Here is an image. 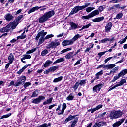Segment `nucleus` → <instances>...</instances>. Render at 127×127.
Returning a JSON list of instances; mask_svg holds the SVG:
<instances>
[{
  "mask_svg": "<svg viewBox=\"0 0 127 127\" xmlns=\"http://www.w3.org/2000/svg\"><path fill=\"white\" fill-rule=\"evenodd\" d=\"M23 18V15L19 16L16 20H14L13 22H11L7 25L5 27L0 29V32H9L11 30L15 29L16 27L18 25V22Z\"/></svg>",
  "mask_w": 127,
  "mask_h": 127,
  "instance_id": "1",
  "label": "nucleus"
},
{
  "mask_svg": "<svg viewBox=\"0 0 127 127\" xmlns=\"http://www.w3.org/2000/svg\"><path fill=\"white\" fill-rule=\"evenodd\" d=\"M54 14H55V12L53 10L46 12L43 16L39 18V22L40 23H43V22L47 21V20H48L49 18H51V17H52Z\"/></svg>",
  "mask_w": 127,
  "mask_h": 127,
  "instance_id": "2",
  "label": "nucleus"
},
{
  "mask_svg": "<svg viewBox=\"0 0 127 127\" xmlns=\"http://www.w3.org/2000/svg\"><path fill=\"white\" fill-rule=\"evenodd\" d=\"M85 5L83 6H77L73 8L71 10V12L69 13V15H73L76 13H77L80 10H83V9H85L88 6H90L91 5V3H85Z\"/></svg>",
  "mask_w": 127,
  "mask_h": 127,
  "instance_id": "3",
  "label": "nucleus"
},
{
  "mask_svg": "<svg viewBox=\"0 0 127 127\" xmlns=\"http://www.w3.org/2000/svg\"><path fill=\"white\" fill-rule=\"evenodd\" d=\"M122 116H123V112L121 110H113L110 113L109 118L110 120H115L121 118Z\"/></svg>",
  "mask_w": 127,
  "mask_h": 127,
  "instance_id": "4",
  "label": "nucleus"
},
{
  "mask_svg": "<svg viewBox=\"0 0 127 127\" xmlns=\"http://www.w3.org/2000/svg\"><path fill=\"white\" fill-rule=\"evenodd\" d=\"M99 14H100L99 10H95L90 13V14H89V15L87 16H83L81 18L83 20H85L86 19L89 20L90 18L94 17V16H97V15H99Z\"/></svg>",
  "mask_w": 127,
  "mask_h": 127,
  "instance_id": "5",
  "label": "nucleus"
},
{
  "mask_svg": "<svg viewBox=\"0 0 127 127\" xmlns=\"http://www.w3.org/2000/svg\"><path fill=\"white\" fill-rule=\"evenodd\" d=\"M46 34V33H43V32H39L37 34V35L36 37V40H38L39 39V37L41 36V38L39 39V45H40V44H42L43 42H44V40L45 39L44 38V36H45Z\"/></svg>",
  "mask_w": 127,
  "mask_h": 127,
  "instance_id": "6",
  "label": "nucleus"
},
{
  "mask_svg": "<svg viewBox=\"0 0 127 127\" xmlns=\"http://www.w3.org/2000/svg\"><path fill=\"white\" fill-rule=\"evenodd\" d=\"M25 81H26V76H21L18 77L17 82H15V87H18L20 85H23L25 83Z\"/></svg>",
  "mask_w": 127,
  "mask_h": 127,
  "instance_id": "7",
  "label": "nucleus"
},
{
  "mask_svg": "<svg viewBox=\"0 0 127 127\" xmlns=\"http://www.w3.org/2000/svg\"><path fill=\"white\" fill-rule=\"evenodd\" d=\"M60 45V43L56 41L55 42H52L50 43L47 46V48L50 49V48H56L57 46Z\"/></svg>",
  "mask_w": 127,
  "mask_h": 127,
  "instance_id": "8",
  "label": "nucleus"
},
{
  "mask_svg": "<svg viewBox=\"0 0 127 127\" xmlns=\"http://www.w3.org/2000/svg\"><path fill=\"white\" fill-rule=\"evenodd\" d=\"M45 99V97L40 96L38 98H35L33 99L32 101V103H33V104H36V105H37L42 101V100H44Z\"/></svg>",
  "mask_w": 127,
  "mask_h": 127,
  "instance_id": "9",
  "label": "nucleus"
},
{
  "mask_svg": "<svg viewBox=\"0 0 127 127\" xmlns=\"http://www.w3.org/2000/svg\"><path fill=\"white\" fill-rule=\"evenodd\" d=\"M24 38H26V34L25 32L22 33L21 35L17 37L16 39H13L10 41L11 43H14L18 39H24Z\"/></svg>",
  "mask_w": 127,
  "mask_h": 127,
  "instance_id": "10",
  "label": "nucleus"
},
{
  "mask_svg": "<svg viewBox=\"0 0 127 127\" xmlns=\"http://www.w3.org/2000/svg\"><path fill=\"white\" fill-rule=\"evenodd\" d=\"M103 87V84H99L93 88V92H95V93H99L100 91H101V89Z\"/></svg>",
  "mask_w": 127,
  "mask_h": 127,
  "instance_id": "11",
  "label": "nucleus"
},
{
  "mask_svg": "<svg viewBox=\"0 0 127 127\" xmlns=\"http://www.w3.org/2000/svg\"><path fill=\"white\" fill-rule=\"evenodd\" d=\"M125 122V119L122 118L119 121L115 122L112 125V127H120L123 123Z\"/></svg>",
  "mask_w": 127,
  "mask_h": 127,
  "instance_id": "12",
  "label": "nucleus"
},
{
  "mask_svg": "<svg viewBox=\"0 0 127 127\" xmlns=\"http://www.w3.org/2000/svg\"><path fill=\"white\" fill-rule=\"evenodd\" d=\"M73 43L72 40H64L62 43L63 46H67L68 45H73Z\"/></svg>",
  "mask_w": 127,
  "mask_h": 127,
  "instance_id": "13",
  "label": "nucleus"
},
{
  "mask_svg": "<svg viewBox=\"0 0 127 127\" xmlns=\"http://www.w3.org/2000/svg\"><path fill=\"white\" fill-rule=\"evenodd\" d=\"M103 108V105L99 104L97 105L95 108H91V109L88 110V112H91V114L94 113L96 111H98V110H100V109H102Z\"/></svg>",
  "mask_w": 127,
  "mask_h": 127,
  "instance_id": "14",
  "label": "nucleus"
},
{
  "mask_svg": "<svg viewBox=\"0 0 127 127\" xmlns=\"http://www.w3.org/2000/svg\"><path fill=\"white\" fill-rule=\"evenodd\" d=\"M66 108L67 104H66V103H64L62 105V110L60 111H58V115H63Z\"/></svg>",
  "mask_w": 127,
  "mask_h": 127,
  "instance_id": "15",
  "label": "nucleus"
},
{
  "mask_svg": "<svg viewBox=\"0 0 127 127\" xmlns=\"http://www.w3.org/2000/svg\"><path fill=\"white\" fill-rule=\"evenodd\" d=\"M5 18L7 21H11L14 17L11 15L10 13H7L5 16Z\"/></svg>",
  "mask_w": 127,
  "mask_h": 127,
  "instance_id": "16",
  "label": "nucleus"
},
{
  "mask_svg": "<svg viewBox=\"0 0 127 127\" xmlns=\"http://www.w3.org/2000/svg\"><path fill=\"white\" fill-rule=\"evenodd\" d=\"M31 58V56L30 55L25 54L23 55V57L21 59V61L23 62V63H26L25 59H30Z\"/></svg>",
  "mask_w": 127,
  "mask_h": 127,
  "instance_id": "17",
  "label": "nucleus"
},
{
  "mask_svg": "<svg viewBox=\"0 0 127 127\" xmlns=\"http://www.w3.org/2000/svg\"><path fill=\"white\" fill-rule=\"evenodd\" d=\"M83 36V35L77 34L75 35L73 38H72L71 41H72V43L74 44V42L76 41V40H78L79 38H81Z\"/></svg>",
  "mask_w": 127,
  "mask_h": 127,
  "instance_id": "18",
  "label": "nucleus"
},
{
  "mask_svg": "<svg viewBox=\"0 0 127 127\" xmlns=\"http://www.w3.org/2000/svg\"><path fill=\"white\" fill-rule=\"evenodd\" d=\"M112 26H113V23H112V22H109L105 26L106 31L107 32H110L111 28H112Z\"/></svg>",
  "mask_w": 127,
  "mask_h": 127,
  "instance_id": "19",
  "label": "nucleus"
},
{
  "mask_svg": "<svg viewBox=\"0 0 127 127\" xmlns=\"http://www.w3.org/2000/svg\"><path fill=\"white\" fill-rule=\"evenodd\" d=\"M75 98V95L74 93H70L67 97L66 98L67 101H73Z\"/></svg>",
  "mask_w": 127,
  "mask_h": 127,
  "instance_id": "20",
  "label": "nucleus"
},
{
  "mask_svg": "<svg viewBox=\"0 0 127 127\" xmlns=\"http://www.w3.org/2000/svg\"><path fill=\"white\" fill-rule=\"evenodd\" d=\"M75 56V55H74V52H71L69 53H68L65 56V58L66 59H71V58H73Z\"/></svg>",
  "mask_w": 127,
  "mask_h": 127,
  "instance_id": "21",
  "label": "nucleus"
},
{
  "mask_svg": "<svg viewBox=\"0 0 127 127\" xmlns=\"http://www.w3.org/2000/svg\"><path fill=\"white\" fill-rule=\"evenodd\" d=\"M40 8H41V7H40L38 6L33 7V8L30 9V10H29L28 13V14H30V13H32V12H34L35 10H38V9H39Z\"/></svg>",
  "mask_w": 127,
  "mask_h": 127,
  "instance_id": "22",
  "label": "nucleus"
},
{
  "mask_svg": "<svg viewBox=\"0 0 127 127\" xmlns=\"http://www.w3.org/2000/svg\"><path fill=\"white\" fill-rule=\"evenodd\" d=\"M114 40V38H104L100 41L101 43H106V42L109 41L110 42Z\"/></svg>",
  "mask_w": 127,
  "mask_h": 127,
  "instance_id": "23",
  "label": "nucleus"
},
{
  "mask_svg": "<svg viewBox=\"0 0 127 127\" xmlns=\"http://www.w3.org/2000/svg\"><path fill=\"white\" fill-rule=\"evenodd\" d=\"M105 19L104 16L96 18L94 19H92L93 22H100L101 21H103V20Z\"/></svg>",
  "mask_w": 127,
  "mask_h": 127,
  "instance_id": "24",
  "label": "nucleus"
},
{
  "mask_svg": "<svg viewBox=\"0 0 127 127\" xmlns=\"http://www.w3.org/2000/svg\"><path fill=\"white\" fill-rule=\"evenodd\" d=\"M75 116L69 115L64 121V124H67L70 121H72L73 119H75Z\"/></svg>",
  "mask_w": 127,
  "mask_h": 127,
  "instance_id": "25",
  "label": "nucleus"
},
{
  "mask_svg": "<svg viewBox=\"0 0 127 127\" xmlns=\"http://www.w3.org/2000/svg\"><path fill=\"white\" fill-rule=\"evenodd\" d=\"M104 74V71L103 70H101L100 71L97 72L96 74H95V79L97 80H99L100 79V76H102Z\"/></svg>",
  "mask_w": 127,
  "mask_h": 127,
  "instance_id": "26",
  "label": "nucleus"
},
{
  "mask_svg": "<svg viewBox=\"0 0 127 127\" xmlns=\"http://www.w3.org/2000/svg\"><path fill=\"white\" fill-rule=\"evenodd\" d=\"M8 60H9V62L10 63L12 64V62H13V61L14 60V56H13L12 53L10 54V55L8 57Z\"/></svg>",
  "mask_w": 127,
  "mask_h": 127,
  "instance_id": "27",
  "label": "nucleus"
},
{
  "mask_svg": "<svg viewBox=\"0 0 127 127\" xmlns=\"http://www.w3.org/2000/svg\"><path fill=\"white\" fill-rule=\"evenodd\" d=\"M64 61H65V58H61L60 59H58L56 60L53 63V64L54 65V64H56V63H60L61 62H64Z\"/></svg>",
  "mask_w": 127,
  "mask_h": 127,
  "instance_id": "28",
  "label": "nucleus"
},
{
  "mask_svg": "<svg viewBox=\"0 0 127 127\" xmlns=\"http://www.w3.org/2000/svg\"><path fill=\"white\" fill-rule=\"evenodd\" d=\"M50 64H52V61L50 60H47L45 62V63L44 64V68H47V67H49V66H50Z\"/></svg>",
  "mask_w": 127,
  "mask_h": 127,
  "instance_id": "29",
  "label": "nucleus"
},
{
  "mask_svg": "<svg viewBox=\"0 0 127 127\" xmlns=\"http://www.w3.org/2000/svg\"><path fill=\"white\" fill-rule=\"evenodd\" d=\"M70 29H76L78 27V25L74 22H70Z\"/></svg>",
  "mask_w": 127,
  "mask_h": 127,
  "instance_id": "30",
  "label": "nucleus"
},
{
  "mask_svg": "<svg viewBox=\"0 0 127 127\" xmlns=\"http://www.w3.org/2000/svg\"><path fill=\"white\" fill-rule=\"evenodd\" d=\"M63 79V76H60L58 78H55L53 81V83H58V82H61V81H62Z\"/></svg>",
  "mask_w": 127,
  "mask_h": 127,
  "instance_id": "31",
  "label": "nucleus"
},
{
  "mask_svg": "<svg viewBox=\"0 0 127 127\" xmlns=\"http://www.w3.org/2000/svg\"><path fill=\"white\" fill-rule=\"evenodd\" d=\"M127 69H123L120 73H119V76L121 77H124L125 75L127 74Z\"/></svg>",
  "mask_w": 127,
  "mask_h": 127,
  "instance_id": "32",
  "label": "nucleus"
},
{
  "mask_svg": "<svg viewBox=\"0 0 127 127\" xmlns=\"http://www.w3.org/2000/svg\"><path fill=\"white\" fill-rule=\"evenodd\" d=\"M38 94H39V90H36L34 92H33L32 95H31V98H35L38 96Z\"/></svg>",
  "mask_w": 127,
  "mask_h": 127,
  "instance_id": "33",
  "label": "nucleus"
},
{
  "mask_svg": "<svg viewBox=\"0 0 127 127\" xmlns=\"http://www.w3.org/2000/svg\"><path fill=\"white\" fill-rule=\"evenodd\" d=\"M126 83V79H122L120 82H118V83L116 84L117 87H120V86H123V84H125Z\"/></svg>",
  "mask_w": 127,
  "mask_h": 127,
  "instance_id": "34",
  "label": "nucleus"
},
{
  "mask_svg": "<svg viewBox=\"0 0 127 127\" xmlns=\"http://www.w3.org/2000/svg\"><path fill=\"white\" fill-rule=\"evenodd\" d=\"M27 67H28V65H25L22 69H21L19 71L17 72V74L21 75L22 73L24 71V70H25Z\"/></svg>",
  "mask_w": 127,
  "mask_h": 127,
  "instance_id": "35",
  "label": "nucleus"
},
{
  "mask_svg": "<svg viewBox=\"0 0 127 127\" xmlns=\"http://www.w3.org/2000/svg\"><path fill=\"white\" fill-rule=\"evenodd\" d=\"M52 100H53V98L51 97L48 99L46 101H44L43 102V105H47V104H51L52 102Z\"/></svg>",
  "mask_w": 127,
  "mask_h": 127,
  "instance_id": "36",
  "label": "nucleus"
},
{
  "mask_svg": "<svg viewBox=\"0 0 127 127\" xmlns=\"http://www.w3.org/2000/svg\"><path fill=\"white\" fill-rule=\"evenodd\" d=\"M115 67H116V64H110L106 65L107 70H108L109 69H113V68H115Z\"/></svg>",
  "mask_w": 127,
  "mask_h": 127,
  "instance_id": "37",
  "label": "nucleus"
},
{
  "mask_svg": "<svg viewBox=\"0 0 127 127\" xmlns=\"http://www.w3.org/2000/svg\"><path fill=\"white\" fill-rule=\"evenodd\" d=\"M116 8H120L119 4L115 5L109 8L108 9V10H112V9H116Z\"/></svg>",
  "mask_w": 127,
  "mask_h": 127,
  "instance_id": "38",
  "label": "nucleus"
},
{
  "mask_svg": "<svg viewBox=\"0 0 127 127\" xmlns=\"http://www.w3.org/2000/svg\"><path fill=\"white\" fill-rule=\"evenodd\" d=\"M71 123H72L71 127H75L76 124L78 123V119H75L73 121H71Z\"/></svg>",
  "mask_w": 127,
  "mask_h": 127,
  "instance_id": "39",
  "label": "nucleus"
},
{
  "mask_svg": "<svg viewBox=\"0 0 127 127\" xmlns=\"http://www.w3.org/2000/svg\"><path fill=\"white\" fill-rule=\"evenodd\" d=\"M58 68H59L58 66H54L51 67L50 68H49V69L51 72H54V71H56V70H57Z\"/></svg>",
  "mask_w": 127,
  "mask_h": 127,
  "instance_id": "40",
  "label": "nucleus"
},
{
  "mask_svg": "<svg viewBox=\"0 0 127 127\" xmlns=\"http://www.w3.org/2000/svg\"><path fill=\"white\" fill-rule=\"evenodd\" d=\"M11 116V113H8L7 114L3 115L0 118V120H2V119H6V118H9Z\"/></svg>",
  "mask_w": 127,
  "mask_h": 127,
  "instance_id": "41",
  "label": "nucleus"
},
{
  "mask_svg": "<svg viewBox=\"0 0 127 127\" xmlns=\"http://www.w3.org/2000/svg\"><path fill=\"white\" fill-rule=\"evenodd\" d=\"M72 49V48H67L66 49H64L61 51V54H63V53H65L67 52V51H70Z\"/></svg>",
  "mask_w": 127,
  "mask_h": 127,
  "instance_id": "42",
  "label": "nucleus"
},
{
  "mask_svg": "<svg viewBox=\"0 0 127 127\" xmlns=\"http://www.w3.org/2000/svg\"><path fill=\"white\" fill-rule=\"evenodd\" d=\"M90 26H91V23L85 25L83 26L81 29H79V31H81V30H83V29H86V28H89Z\"/></svg>",
  "mask_w": 127,
  "mask_h": 127,
  "instance_id": "43",
  "label": "nucleus"
},
{
  "mask_svg": "<svg viewBox=\"0 0 127 127\" xmlns=\"http://www.w3.org/2000/svg\"><path fill=\"white\" fill-rule=\"evenodd\" d=\"M48 50H47V49H45L42 51V52L41 53V54L42 56H45V55H46V54H48Z\"/></svg>",
  "mask_w": 127,
  "mask_h": 127,
  "instance_id": "44",
  "label": "nucleus"
},
{
  "mask_svg": "<svg viewBox=\"0 0 127 127\" xmlns=\"http://www.w3.org/2000/svg\"><path fill=\"white\" fill-rule=\"evenodd\" d=\"M36 50H37L36 48L32 49L31 50L28 51L26 52V54H30L31 53H33V52H35V51H36Z\"/></svg>",
  "mask_w": 127,
  "mask_h": 127,
  "instance_id": "45",
  "label": "nucleus"
},
{
  "mask_svg": "<svg viewBox=\"0 0 127 127\" xmlns=\"http://www.w3.org/2000/svg\"><path fill=\"white\" fill-rule=\"evenodd\" d=\"M95 9V7H89L86 9V11L88 13L91 12L92 10Z\"/></svg>",
  "mask_w": 127,
  "mask_h": 127,
  "instance_id": "46",
  "label": "nucleus"
},
{
  "mask_svg": "<svg viewBox=\"0 0 127 127\" xmlns=\"http://www.w3.org/2000/svg\"><path fill=\"white\" fill-rule=\"evenodd\" d=\"M121 1H123V0H112L111 1H110V3H119Z\"/></svg>",
  "mask_w": 127,
  "mask_h": 127,
  "instance_id": "47",
  "label": "nucleus"
},
{
  "mask_svg": "<svg viewBox=\"0 0 127 127\" xmlns=\"http://www.w3.org/2000/svg\"><path fill=\"white\" fill-rule=\"evenodd\" d=\"M120 78H121V76H120V74H118V75L114 77V78L112 80V82H115L116 81H117V80L120 79Z\"/></svg>",
  "mask_w": 127,
  "mask_h": 127,
  "instance_id": "48",
  "label": "nucleus"
},
{
  "mask_svg": "<svg viewBox=\"0 0 127 127\" xmlns=\"http://www.w3.org/2000/svg\"><path fill=\"white\" fill-rule=\"evenodd\" d=\"M116 19H121L123 17V13H119L116 15Z\"/></svg>",
  "mask_w": 127,
  "mask_h": 127,
  "instance_id": "49",
  "label": "nucleus"
},
{
  "mask_svg": "<svg viewBox=\"0 0 127 127\" xmlns=\"http://www.w3.org/2000/svg\"><path fill=\"white\" fill-rule=\"evenodd\" d=\"M30 27V26H28L26 28H25L24 29L19 31V32H22V31H23V32H27V31H29L28 28H29Z\"/></svg>",
  "mask_w": 127,
  "mask_h": 127,
  "instance_id": "50",
  "label": "nucleus"
},
{
  "mask_svg": "<svg viewBox=\"0 0 127 127\" xmlns=\"http://www.w3.org/2000/svg\"><path fill=\"white\" fill-rule=\"evenodd\" d=\"M86 81H87V80H82L80 81L79 83V85H80V86H84V85L86 84Z\"/></svg>",
  "mask_w": 127,
  "mask_h": 127,
  "instance_id": "51",
  "label": "nucleus"
},
{
  "mask_svg": "<svg viewBox=\"0 0 127 127\" xmlns=\"http://www.w3.org/2000/svg\"><path fill=\"white\" fill-rule=\"evenodd\" d=\"M98 11L100 12H102V11H104V9H105V7H104L103 6H100L98 8Z\"/></svg>",
  "mask_w": 127,
  "mask_h": 127,
  "instance_id": "52",
  "label": "nucleus"
},
{
  "mask_svg": "<svg viewBox=\"0 0 127 127\" xmlns=\"http://www.w3.org/2000/svg\"><path fill=\"white\" fill-rule=\"evenodd\" d=\"M79 85H80L79 82H76L74 87H73V89H74V90L76 91V90H77L78 89V88L79 87Z\"/></svg>",
  "mask_w": 127,
  "mask_h": 127,
  "instance_id": "53",
  "label": "nucleus"
},
{
  "mask_svg": "<svg viewBox=\"0 0 127 127\" xmlns=\"http://www.w3.org/2000/svg\"><path fill=\"white\" fill-rule=\"evenodd\" d=\"M30 85H31V83L28 82H26L24 84L23 87H24V88H27V87L30 86Z\"/></svg>",
  "mask_w": 127,
  "mask_h": 127,
  "instance_id": "54",
  "label": "nucleus"
},
{
  "mask_svg": "<svg viewBox=\"0 0 127 127\" xmlns=\"http://www.w3.org/2000/svg\"><path fill=\"white\" fill-rule=\"evenodd\" d=\"M53 36H54L53 34L48 35L45 37V39H49V38H51Z\"/></svg>",
  "mask_w": 127,
  "mask_h": 127,
  "instance_id": "55",
  "label": "nucleus"
},
{
  "mask_svg": "<svg viewBox=\"0 0 127 127\" xmlns=\"http://www.w3.org/2000/svg\"><path fill=\"white\" fill-rule=\"evenodd\" d=\"M105 123L104 122H100L99 123H97V124L98 125V127H102L105 125Z\"/></svg>",
  "mask_w": 127,
  "mask_h": 127,
  "instance_id": "56",
  "label": "nucleus"
},
{
  "mask_svg": "<svg viewBox=\"0 0 127 127\" xmlns=\"http://www.w3.org/2000/svg\"><path fill=\"white\" fill-rule=\"evenodd\" d=\"M106 52H108V51L98 53V55L100 57H102V56H103V55H104V54H105V53H106Z\"/></svg>",
  "mask_w": 127,
  "mask_h": 127,
  "instance_id": "57",
  "label": "nucleus"
},
{
  "mask_svg": "<svg viewBox=\"0 0 127 127\" xmlns=\"http://www.w3.org/2000/svg\"><path fill=\"white\" fill-rule=\"evenodd\" d=\"M112 58H113V57H110L107 58V59H106L104 60L105 63H107L108 62V61H110V60H111V59H112Z\"/></svg>",
  "mask_w": 127,
  "mask_h": 127,
  "instance_id": "58",
  "label": "nucleus"
},
{
  "mask_svg": "<svg viewBox=\"0 0 127 127\" xmlns=\"http://www.w3.org/2000/svg\"><path fill=\"white\" fill-rule=\"evenodd\" d=\"M107 114V112H104L103 113H102L101 114L99 115V118H104L105 117V115Z\"/></svg>",
  "mask_w": 127,
  "mask_h": 127,
  "instance_id": "59",
  "label": "nucleus"
},
{
  "mask_svg": "<svg viewBox=\"0 0 127 127\" xmlns=\"http://www.w3.org/2000/svg\"><path fill=\"white\" fill-rule=\"evenodd\" d=\"M118 87V85L117 84L115 85L113 87H110L109 89L108 90V92H110V91H112V90H114L115 88H117Z\"/></svg>",
  "mask_w": 127,
  "mask_h": 127,
  "instance_id": "60",
  "label": "nucleus"
},
{
  "mask_svg": "<svg viewBox=\"0 0 127 127\" xmlns=\"http://www.w3.org/2000/svg\"><path fill=\"white\" fill-rule=\"evenodd\" d=\"M80 64H81V60H79L76 62L74 66H76V65H79Z\"/></svg>",
  "mask_w": 127,
  "mask_h": 127,
  "instance_id": "61",
  "label": "nucleus"
},
{
  "mask_svg": "<svg viewBox=\"0 0 127 127\" xmlns=\"http://www.w3.org/2000/svg\"><path fill=\"white\" fill-rule=\"evenodd\" d=\"M13 85L14 86H15V84H14V81H11L9 84L8 85V87H10V86H12Z\"/></svg>",
  "mask_w": 127,
  "mask_h": 127,
  "instance_id": "62",
  "label": "nucleus"
},
{
  "mask_svg": "<svg viewBox=\"0 0 127 127\" xmlns=\"http://www.w3.org/2000/svg\"><path fill=\"white\" fill-rule=\"evenodd\" d=\"M50 72H51V71H50V69L49 68L48 70L45 71L44 72V74H49V73H50Z\"/></svg>",
  "mask_w": 127,
  "mask_h": 127,
  "instance_id": "63",
  "label": "nucleus"
},
{
  "mask_svg": "<svg viewBox=\"0 0 127 127\" xmlns=\"http://www.w3.org/2000/svg\"><path fill=\"white\" fill-rule=\"evenodd\" d=\"M55 106H57V105L56 104H53L52 105H50V106H49V109L50 110H51V109H52V108H53L54 107H55Z\"/></svg>",
  "mask_w": 127,
  "mask_h": 127,
  "instance_id": "64",
  "label": "nucleus"
}]
</instances>
